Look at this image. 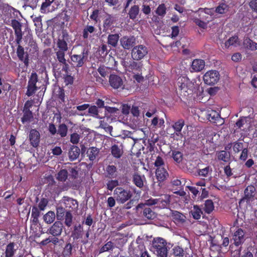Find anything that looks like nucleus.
Listing matches in <instances>:
<instances>
[{
    "mask_svg": "<svg viewBox=\"0 0 257 257\" xmlns=\"http://www.w3.org/2000/svg\"><path fill=\"white\" fill-rule=\"evenodd\" d=\"M11 26L15 31V34L16 37V42L18 45L17 49V54L19 60L23 61L25 66L27 67L29 65V55L27 53L25 54L24 48L20 45L23 37V33L22 31V25L20 22L16 19L12 20Z\"/></svg>",
    "mask_w": 257,
    "mask_h": 257,
    "instance_id": "f257e3e1",
    "label": "nucleus"
},
{
    "mask_svg": "<svg viewBox=\"0 0 257 257\" xmlns=\"http://www.w3.org/2000/svg\"><path fill=\"white\" fill-rule=\"evenodd\" d=\"M166 241L161 237L154 238L152 241L150 250L158 257H167L168 249Z\"/></svg>",
    "mask_w": 257,
    "mask_h": 257,
    "instance_id": "f03ea898",
    "label": "nucleus"
},
{
    "mask_svg": "<svg viewBox=\"0 0 257 257\" xmlns=\"http://www.w3.org/2000/svg\"><path fill=\"white\" fill-rule=\"evenodd\" d=\"M88 50L83 48L80 54H74L70 55V64L74 68L82 67L87 60Z\"/></svg>",
    "mask_w": 257,
    "mask_h": 257,
    "instance_id": "7ed1b4c3",
    "label": "nucleus"
},
{
    "mask_svg": "<svg viewBox=\"0 0 257 257\" xmlns=\"http://www.w3.org/2000/svg\"><path fill=\"white\" fill-rule=\"evenodd\" d=\"M39 83L38 75L36 72L33 71L31 73L28 82L27 91L26 94L28 96L34 95L37 90L40 89V86L37 85Z\"/></svg>",
    "mask_w": 257,
    "mask_h": 257,
    "instance_id": "20e7f679",
    "label": "nucleus"
},
{
    "mask_svg": "<svg viewBox=\"0 0 257 257\" xmlns=\"http://www.w3.org/2000/svg\"><path fill=\"white\" fill-rule=\"evenodd\" d=\"M113 194L116 201L121 204L124 203L132 197V193L130 190H125L122 187L116 188Z\"/></svg>",
    "mask_w": 257,
    "mask_h": 257,
    "instance_id": "39448f33",
    "label": "nucleus"
},
{
    "mask_svg": "<svg viewBox=\"0 0 257 257\" xmlns=\"http://www.w3.org/2000/svg\"><path fill=\"white\" fill-rule=\"evenodd\" d=\"M148 52V48L146 46L142 44L137 45L132 50V58L134 60H141L147 57Z\"/></svg>",
    "mask_w": 257,
    "mask_h": 257,
    "instance_id": "423d86ee",
    "label": "nucleus"
},
{
    "mask_svg": "<svg viewBox=\"0 0 257 257\" xmlns=\"http://www.w3.org/2000/svg\"><path fill=\"white\" fill-rule=\"evenodd\" d=\"M146 250L145 246L142 240L137 238L135 243H132L128 248L130 257H139Z\"/></svg>",
    "mask_w": 257,
    "mask_h": 257,
    "instance_id": "0eeeda50",
    "label": "nucleus"
},
{
    "mask_svg": "<svg viewBox=\"0 0 257 257\" xmlns=\"http://www.w3.org/2000/svg\"><path fill=\"white\" fill-rule=\"evenodd\" d=\"M177 85L181 93H183L184 95H186V93H187V95L191 94L193 84L188 77H179L178 79Z\"/></svg>",
    "mask_w": 257,
    "mask_h": 257,
    "instance_id": "6e6552de",
    "label": "nucleus"
},
{
    "mask_svg": "<svg viewBox=\"0 0 257 257\" xmlns=\"http://www.w3.org/2000/svg\"><path fill=\"white\" fill-rule=\"evenodd\" d=\"M219 77L220 75L218 71L209 70L203 75V80L206 84L213 85L218 81Z\"/></svg>",
    "mask_w": 257,
    "mask_h": 257,
    "instance_id": "1a4fd4ad",
    "label": "nucleus"
},
{
    "mask_svg": "<svg viewBox=\"0 0 257 257\" xmlns=\"http://www.w3.org/2000/svg\"><path fill=\"white\" fill-rule=\"evenodd\" d=\"M255 192L256 189L254 186L248 185L247 186L244 191V196L239 201V205H240L244 202H246L247 204L249 203L253 199Z\"/></svg>",
    "mask_w": 257,
    "mask_h": 257,
    "instance_id": "9d476101",
    "label": "nucleus"
},
{
    "mask_svg": "<svg viewBox=\"0 0 257 257\" xmlns=\"http://www.w3.org/2000/svg\"><path fill=\"white\" fill-rule=\"evenodd\" d=\"M109 83L110 86L114 89L122 90L124 87L122 78L117 74H111L110 75Z\"/></svg>",
    "mask_w": 257,
    "mask_h": 257,
    "instance_id": "9b49d317",
    "label": "nucleus"
},
{
    "mask_svg": "<svg viewBox=\"0 0 257 257\" xmlns=\"http://www.w3.org/2000/svg\"><path fill=\"white\" fill-rule=\"evenodd\" d=\"M245 231L241 228L237 227L232 235L233 244L236 246L242 245L245 240Z\"/></svg>",
    "mask_w": 257,
    "mask_h": 257,
    "instance_id": "f8f14e48",
    "label": "nucleus"
},
{
    "mask_svg": "<svg viewBox=\"0 0 257 257\" xmlns=\"http://www.w3.org/2000/svg\"><path fill=\"white\" fill-rule=\"evenodd\" d=\"M121 46L125 50L133 49L136 46V39L134 36H124L120 40Z\"/></svg>",
    "mask_w": 257,
    "mask_h": 257,
    "instance_id": "ddd939ff",
    "label": "nucleus"
},
{
    "mask_svg": "<svg viewBox=\"0 0 257 257\" xmlns=\"http://www.w3.org/2000/svg\"><path fill=\"white\" fill-rule=\"evenodd\" d=\"M124 64L126 69L130 72L140 74L141 72L143 65L141 62H137L133 59L128 62H125Z\"/></svg>",
    "mask_w": 257,
    "mask_h": 257,
    "instance_id": "4468645a",
    "label": "nucleus"
},
{
    "mask_svg": "<svg viewBox=\"0 0 257 257\" xmlns=\"http://www.w3.org/2000/svg\"><path fill=\"white\" fill-rule=\"evenodd\" d=\"M63 229V223L60 221H56L48 229L47 233L53 236H60L62 234Z\"/></svg>",
    "mask_w": 257,
    "mask_h": 257,
    "instance_id": "2eb2a0df",
    "label": "nucleus"
},
{
    "mask_svg": "<svg viewBox=\"0 0 257 257\" xmlns=\"http://www.w3.org/2000/svg\"><path fill=\"white\" fill-rule=\"evenodd\" d=\"M29 138L31 146L34 148H37L39 146L40 141V134L37 130L32 129L30 130Z\"/></svg>",
    "mask_w": 257,
    "mask_h": 257,
    "instance_id": "dca6fc26",
    "label": "nucleus"
},
{
    "mask_svg": "<svg viewBox=\"0 0 257 257\" xmlns=\"http://www.w3.org/2000/svg\"><path fill=\"white\" fill-rule=\"evenodd\" d=\"M63 201L65 208L68 209V210H70V212L78 208V203L76 199L65 196L63 197Z\"/></svg>",
    "mask_w": 257,
    "mask_h": 257,
    "instance_id": "f3484780",
    "label": "nucleus"
},
{
    "mask_svg": "<svg viewBox=\"0 0 257 257\" xmlns=\"http://www.w3.org/2000/svg\"><path fill=\"white\" fill-rule=\"evenodd\" d=\"M75 251V245L70 241H67L63 248L62 257H71Z\"/></svg>",
    "mask_w": 257,
    "mask_h": 257,
    "instance_id": "a211bd4d",
    "label": "nucleus"
},
{
    "mask_svg": "<svg viewBox=\"0 0 257 257\" xmlns=\"http://www.w3.org/2000/svg\"><path fill=\"white\" fill-rule=\"evenodd\" d=\"M114 21V17L111 15L106 14V17L103 21V32L105 33H108V31L111 30V27Z\"/></svg>",
    "mask_w": 257,
    "mask_h": 257,
    "instance_id": "6ab92c4d",
    "label": "nucleus"
},
{
    "mask_svg": "<svg viewBox=\"0 0 257 257\" xmlns=\"http://www.w3.org/2000/svg\"><path fill=\"white\" fill-rule=\"evenodd\" d=\"M68 36L67 34H63L61 38L58 39L57 46L58 50L67 51L68 50V44L65 40V38Z\"/></svg>",
    "mask_w": 257,
    "mask_h": 257,
    "instance_id": "aec40b11",
    "label": "nucleus"
},
{
    "mask_svg": "<svg viewBox=\"0 0 257 257\" xmlns=\"http://www.w3.org/2000/svg\"><path fill=\"white\" fill-rule=\"evenodd\" d=\"M171 216L174 222L176 223L182 224L186 220V217L183 213L177 211H172Z\"/></svg>",
    "mask_w": 257,
    "mask_h": 257,
    "instance_id": "412c9836",
    "label": "nucleus"
},
{
    "mask_svg": "<svg viewBox=\"0 0 257 257\" xmlns=\"http://www.w3.org/2000/svg\"><path fill=\"white\" fill-rule=\"evenodd\" d=\"M156 176L159 181L162 182L167 179L169 174L165 168H159L156 170Z\"/></svg>",
    "mask_w": 257,
    "mask_h": 257,
    "instance_id": "4be33fe9",
    "label": "nucleus"
},
{
    "mask_svg": "<svg viewBox=\"0 0 257 257\" xmlns=\"http://www.w3.org/2000/svg\"><path fill=\"white\" fill-rule=\"evenodd\" d=\"M120 36L119 34H109L107 37V43L113 48H115L118 45Z\"/></svg>",
    "mask_w": 257,
    "mask_h": 257,
    "instance_id": "5701e85b",
    "label": "nucleus"
},
{
    "mask_svg": "<svg viewBox=\"0 0 257 257\" xmlns=\"http://www.w3.org/2000/svg\"><path fill=\"white\" fill-rule=\"evenodd\" d=\"M205 67V61L202 59H194L191 65L192 69L195 72L201 71Z\"/></svg>",
    "mask_w": 257,
    "mask_h": 257,
    "instance_id": "b1692460",
    "label": "nucleus"
},
{
    "mask_svg": "<svg viewBox=\"0 0 257 257\" xmlns=\"http://www.w3.org/2000/svg\"><path fill=\"white\" fill-rule=\"evenodd\" d=\"M80 152V149L77 146H71L68 152L69 160L71 161L76 160L79 156Z\"/></svg>",
    "mask_w": 257,
    "mask_h": 257,
    "instance_id": "393cba45",
    "label": "nucleus"
},
{
    "mask_svg": "<svg viewBox=\"0 0 257 257\" xmlns=\"http://www.w3.org/2000/svg\"><path fill=\"white\" fill-rule=\"evenodd\" d=\"M15 245L16 244L14 242H11L7 245L5 251V257L14 256L17 251V248H15Z\"/></svg>",
    "mask_w": 257,
    "mask_h": 257,
    "instance_id": "a878e982",
    "label": "nucleus"
},
{
    "mask_svg": "<svg viewBox=\"0 0 257 257\" xmlns=\"http://www.w3.org/2000/svg\"><path fill=\"white\" fill-rule=\"evenodd\" d=\"M143 179H145L144 175L142 176L138 173H135L133 175V182L139 188H142L144 186Z\"/></svg>",
    "mask_w": 257,
    "mask_h": 257,
    "instance_id": "bb28decb",
    "label": "nucleus"
},
{
    "mask_svg": "<svg viewBox=\"0 0 257 257\" xmlns=\"http://www.w3.org/2000/svg\"><path fill=\"white\" fill-rule=\"evenodd\" d=\"M140 13V8L138 5H134L130 9L127 15L130 19L134 21L137 18Z\"/></svg>",
    "mask_w": 257,
    "mask_h": 257,
    "instance_id": "cd10ccee",
    "label": "nucleus"
},
{
    "mask_svg": "<svg viewBox=\"0 0 257 257\" xmlns=\"http://www.w3.org/2000/svg\"><path fill=\"white\" fill-rule=\"evenodd\" d=\"M117 168L114 165H108L106 168V177L109 178H115L117 177Z\"/></svg>",
    "mask_w": 257,
    "mask_h": 257,
    "instance_id": "c85d7f7f",
    "label": "nucleus"
},
{
    "mask_svg": "<svg viewBox=\"0 0 257 257\" xmlns=\"http://www.w3.org/2000/svg\"><path fill=\"white\" fill-rule=\"evenodd\" d=\"M244 47L251 51L257 50V43L253 42L249 38H246L244 40L243 43Z\"/></svg>",
    "mask_w": 257,
    "mask_h": 257,
    "instance_id": "c756f323",
    "label": "nucleus"
},
{
    "mask_svg": "<svg viewBox=\"0 0 257 257\" xmlns=\"http://www.w3.org/2000/svg\"><path fill=\"white\" fill-rule=\"evenodd\" d=\"M83 231V227L80 224L75 225L74 227V230L72 232L71 236L73 237V240H77L78 239L82 237V232Z\"/></svg>",
    "mask_w": 257,
    "mask_h": 257,
    "instance_id": "7c9ffc66",
    "label": "nucleus"
},
{
    "mask_svg": "<svg viewBox=\"0 0 257 257\" xmlns=\"http://www.w3.org/2000/svg\"><path fill=\"white\" fill-rule=\"evenodd\" d=\"M47 180L48 181V188L51 190V193H57L58 187L56 181L52 176H49Z\"/></svg>",
    "mask_w": 257,
    "mask_h": 257,
    "instance_id": "2f4dec72",
    "label": "nucleus"
},
{
    "mask_svg": "<svg viewBox=\"0 0 257 257\" xmlns=\"http://www.w3.org/2000/svg\"><path fill=\"white\" fill-rule=\"evenodd\" d=\"M99 152V149L96 147H90L87 151L86 154L90 161H94Z\"/></svg>",
    "mask_w": 257,
    "mask_h": 257,
    "instance_id": "473e14b6",
    "label": "nucleus"
},
{
    "mask_svg": "<svg viewBox=\"0 0 257 257\" xmlns=\"http://www.w3.org/2000/svg\"><path fill=\"white\" fill-rule=\"evenodd\" d=\"M184 125L185 121L183 119H179L173 124L172 127L174 130L175 133L177 136L181 134V132Z\"/></svg>",
    "mask_w": 257,
    "mask_h": 257,
    "instance_id": "72a5a7b5",
    "label": "nucleus"
},
{
    "mask_svg": "<svg viewBox=\"0 0 257 257\" xmlns=\"http://www.w3.org/2000/svg\"><path fill=\"white\" fill-rule=\"evenodd\" d=\"M219 114L215 110H209L206 112V116L207 118L211 122H215L218 119Z\"/></svg>",
    "mask_w": 257,
    "mask_h": 257,
    "instance_id": "f704fd0d",
    "label": "nucleus"
},
{
    "mask_svg": "<svg viewBox=\"0 0 257 257\" xmlns=\"http://www.w3.org/2000/svg\"><path fill=\"white\" fill-rule=\"evenodd\" d=\"M217 159L224 162H229L230 160V154L226 151H221L217 153Z\"/></svg>",
    "mask_w": 257,
    "mask_h": 257,
    "instance_id": "c9c22d12",
    "label": "nucleus"
},
{
    "mask_svg": "<svg viewBox=\"0 0 257 257\" xmlns=\"http://www.w3.org/2000/svg\"><path fill=\"white\" fill-rule=\"evenodd\" d=\"M157 205H159L160 207L162 208L167 207L168 205H169L170 200V197L167 195H164L163 196H161L160 197L157 198Z\"/></svg>",
    "mask_w": 257,
    "mask_h": 257,
    "instance_id": "e433bc0d",
    "label": "nucleus"
},
{
    "mask_svg": "<svg viewBox=\"0 0 257 257\" xmlns=\"http://www.w3.org/2000/svg\"><path fill=\"white\" fill-rule=\"evenodd\" d=\"M143 215L148 219H153L156 217L155 212L150 207L144 205L143 211Z\"/></svg>",
    "mask_w": 257,
    "mask_h": 257,
    "instance_id": "4c0bfd02",
    "label": "nucleus"
},
{
    "mask_svg": "<svg viewBox=\"0 0 257 257\" xmlns=\"http://www.w3.org/2000/svg\"><path fill=\"white\" fill-rule=\"evenodd\" d=\"M95 31V28L94 26L91 25H86L82 31V37L84 39H87L89 36V34H91L94 33Z\"/></svg>",
    "mask_w": 257,
    "mask_h": 257,
    "instance_id": "58836bf2",
    "label": "nucleus"
},
{
    "mask_svg": "<svg viewBox=\"0 0 257 257\" xmlns=\"http://www.w3.org/2000/svg\"><path fill=\"white\" fill-rule=\"evenodd\" d=\"M111 153L114 158L119 159L121 157L123 151L117 145L114 144L111 147Z\"/></svg>",
    "mask_w": 257,
    "mask_h": 257,
    "instance_id": "ea45409f",
    "label": "nucleus"
},
{
    "mask_svg": "<svg viewBox=\"0 0 257 257\" xmlns=\"http://www.w3.org/2000/svg\"><path fill=\"white\" fill-rule=\"evenodd\" d=\"M68 176V171L65 169H61L57 173L56 179L60 182H64L67 179Z\"/></svg>",
    "mask_w": 257,
    "mask_h": 257,
    "instance_id": "a19ab883",
    "label": "nucleus"
},
{
    "mask_svg": "<svg viewBox=\"0 0 257 257\" xmlns=\"http://www.w3.org/2000/svg\"><path fill=\"white\" fill-rule=\"evenodd\" d=\"M55 217L54 212L49 211L43 216V219L47 224H51L54 221Z\"/></svg>",
    "mask_w": 257,
    "mask_h": 257,
    "instance_id": "79ce46f5",
    "label": "nucleus"
},
{
    "mask_svg": "<svg viewBox=\"0 0 257 257\" xmlns=\"http://www.w3.org/2000/svg\"><path fill=\"white\" fill-rule=\"evenodd\" d=\"M194 219L198 220L200 218L203 212L201 208L197 205H194L193 209L190 212Z\"/></svg>",
    "mask_w": 257,
    "mask_h": 257,
    "instance_id": "37998d69",
    "label": "nucleus"
},
{
    "mask_svg": "<svg viewBox=\"0 0 257 257\" xmlns=\"http://www.w3.org/2000/svg\"><path fill=\"white\" fill-rule=\"evenodd\" d=\"M214 203L212 200L208 199L205 201L203 210L205 213L210 214L214 210Z\"/></svg>",
    "mask_w": 257,
    "mask_h": 257,
    "instance_id": "c03bdc74",
    "label": "nucleus"
},
{
    "mask_svg": "<svg viewBox=\"0 0 257 257\" xmlns=\"http://www.w3.org/2000/svg\"><path fill=\"white\" fill-rule=\"evenodd\" d=\"M172 157L176 164H180L183 160V154L178 151L173 150Z\"/></svg>",
    "mask_w": 257,
    "mask_h": 257,
    "instance_id": "a18cd8bd",
    "label": "nucleus"
},
{
    "mask_svg": "<svg viewBox=\"0 0 257 257\" xmlns=\"http://www.w3.org/2000/svg\"><path fill=\"white\" fill-rule=\"evenodd\" d=\"M68 133V127L65 123H61L58 125L57 134L61 138L65 137Z\"/></svg>",
    "mask_w": 257,
    "mask_h": 257,
    "instance_id": "49530a36",
    "label": "nucleus"
},
{
    "mask_svg": "<svg viewBox=\"0 0 257 257\" xmlns=\"http://www.w3.org/2000/svg\"><path fill=\"white\" fill-rule=\"evenodd\" d=\"M228 6L225 3H219L215 8V12L219 14H223L228 11Z\"/></svg>",
    "mask_w": 257,
    "mask_h": 257,
    "instance_id": "de8ad7c7",
    "label": "nucleus"
},
{
    "mask_svg": "<svg viewBox=\"0 0 257 257\" xmlns=\"http://www.w3.org/2000/svg\"><path fill=\"white\" fill-rule=\"evenodd\" d=\"M24 114L21 118V121L23 124L26 122H31L33 118V115L32 111H23Z\"/></svg>",
    "mask_w": 257,
    "mask_h": 257,
    "instance_id": "09e8293b",
    "label": "nucleus"
},
{
    "mask_svg": "<svg viewBox=\"0 0 257 257\" xmlns=\"http://www.w3.org/2000/svg\"><path fill=\"white\" fill-rule=\"evenodd\" d=\"M114 248V243L111 241H107L104 245H103L100 248L99 253H101L110 250H112Z\"/></svg>",
    "mask_w": 257,
    "mask_h": 257,
    "instance_id": "8fccbe9b",
    "label": "nucleus"
},
{
    "mask_svg": "<svg viewBox=\"0 0 257 257\" xmlns=\"http://www.w3.org/2000/svg\"><path fill=\"white\" fill-rule=\"evenodd\" d=\"M65 217V224L67 227H70L72 224L73 216L70 210H67L66 214L64 216Z\"/></svg>",
    "mask_w": 257,
    "mask_h": 257,
    "instance_id": "3c124183",
    "label": "nucleus"
},
{
    "mask_svg": "<svg viewBox=\"0 0 257 257\" xmlns=\"http://www.w3.org/2000/svg\"><path fill=\"white\" fill-rule=\"evenodd\" d=\"M95 104L97 105V108H101L105 107L107 110L111 112H114L115 108L110 107L109 106H105L104 101L101 99H97L95 101Z\"/></svg>",
    "mask_w": 257,
    "mask_h": 257,
    "instance_id": "603ef678",
    "label": "nucleus"
},
{
    "mask_svg": "<svg viewBox=\"0 0 257 257\" xmlns=\"http://www.w3.org/2000/svg\"><path fill=\"white\" fill-rule=\"evenodd\" d=\"M155 12L156 14L161 17H164L166 14V7L164 4L159 5L156 9Z\"/></svg>",
    "mask_w": 257,
    "mask_h": 257,
    "instance_id": "864d4df0",
    "label": "nucleus"
},
{
    "mask_svg": "<svg viewBox=\"0 0 257 257\" xmlns=\"http://www.w3.org/2000/svg\"><path fill=\"white\" fill-rule=\"evenodd\" d=\"M56 210L57 219L58 220H62L67 211L65 209V208H63V207L60 206L57 208Z\"/></svg>",
    "mask_w": 257,
    "mask_h": 257,
    "instance_id": "5fc2aeb1",
    "label": "nucleus"
},
{
    "mask_svg": "<svg viewBox=\"0 0 257 257\" xmlns=\"http://www.w3.org/2000/svg\"><path fill=\"white\" fill-rule=\"evenodd\" d=\"M119 185V182L116 179H111L107 181L106 183V188L108 190L112 191L113 189L116 186Z\"/></svg>",
    "mask_w": 257,
    "mask_h": 257,
    "instance_id": "6e6d98bb",
    "label": "nucleus"
},
{
    "mask_svg": "<svg viewBox=\"0 0 257 257\" xmlns=\"http://www.w3.org/2000/svg\"><path fill=\"white\" fill-rule=\"evenodd\" d=\"M66 52V51L58 50L55 52L57 60L58 61L59 63H65V61H66L65 58Z\"/></svg>",
    "mask_w": 257,
    "mask_h": 257,
    "instance_id": "4d7b16f0",
    "label": "nucleus"
},
{
    "mask_svg": "<svg viewBox=\"0 0 257 257\" xmlns=\"http://www.w3.org/2000/svg\"><path fill=\"white\" fill-rule=\"evenodd\" d=\"M246 123V119L245 117H240L239 119L237 120L235 124L234 125V127L236 129H240L242 130H244V125Z\"/></svg>",
    "mask_w": 257,
    "mask_h": 257,
    "instance_id": "13d9d810",
    "label": "nucleus"
},
{
    "mask_svg": "<svg viewBox=\"0 0 257 257\" xmlns=\"http://www.w3.org/2000/svg\"><path fill=\"white\" fill-rule=\"evenodd\" d=\"M173 254L175 257H183L184 251L183 249L179 246H176L173 248Z\"/></svg>",
    "mask_w": 257,
    "mask_h": 257,
    "instance_id": "bf43d9fd",
    "label": "nucleus"
},
{
    "mask_svg": "<svg viewBox=\"0 0 257 257\" xmlns=\"http://www.w3.org/2000/svg\"><path fill=\"white\" fill-rule=\"evenodd\" d=\"M110 69L108 67L101 65L97 69L98 72L102 77H105L109 72Z\"/></svg>",
    "mask_w": 257,
    "mask_h": 257,
    "instance_id": "052dcab7",
    "label": "nucleus"
},
{
    "mask_svg": "<svg viewBox=\"0 0 257 257\" xmlns=\"http://www.w3.org/2000/svg\"><path fill=\"white\" fill-rule=\"evenodd\" d=\"M88 113L90 115L93 117H98V108L96 105H91L88 108Z\"/></svg>",
    "mask_w": 257,
    "mask_h": 257,
    "instance_id": "680f3d73",
    "label": "nucleus"
},
{
    "mask_svg": "<svg viewBox=\"0 0 257 257\" xmlns=\"http://www.w3.org/2000/svg\"><path fill=\"white\" fill-rule=\"evenodd\" d=\"M238 38L236 36L230 37L224 44L226 48H228L230 46H232L236 44L238 41Z\"/></svg>",
    "mask_w": 257,
    "mask_h": 257,
    "instance_id": "e2e57ef3",
    "label": "nucleus"
},
{
    "mask_svg": "<svg viewBox=\"0 0 257 257\" xmlns=\"http://www.w3.org/2000/svg\"><path fill=\"white\" fill-rule=\"evenodd\" d=\"M244 148H243V144L242 143L235 142L233 143V150L235 153H238L240 151H242Z\"/></svg>",
    "mask_w": 257,
    "mask_h": 257,
    "instance_id": "0e129e2a",
    "label": "nucleus"
},
{
    "mask_svg": "<svg viewBox=\"0 0 257 257\" xmlns=\"http://www.w3.org/2000/svg\"><path fill=\"white\" fill-rule=\"evenodd\" d=\"M212 172V169L210 166H207L205 168L199 169L198 173L200 176L207 177L209 172Z\"/></svg>",
    "mask_w": 257,
    "mask_h": 257,
    "instance_id": "69168bd1",
    "label": "nucleus"
},
{
    "mask_svg": "<svg viewBox=\"0 0 257 257\" xmlns=\"http://www.w3.org/2000/svg\"><path fill=\"white\" fill-rule=\"evenodd\" d=\"M57 97L59 99V101L62 102H65V90L63 88L59 87L58 91H57Z\"/></svg>",
    "mask_w": 257,
    "mask_h": 257,
    "instance_id": "338daca9",
    "label": "nucleus"
},
{
    "mask_svg": "<svg viewBox=\"0 0 257 257\" xmlns=\"http://www.w3.org/2000/svg\"><path fill=\"white\" fill-rule=\"evenodd\" d=\"M248 6L253 13H255L257 18V0H250Z\"/></svg>",
    "mask_w": 257,
    "mask_h": 257,
    "instance_id": "774afa93",
    "label": "nucleus"
}]
</instances>
